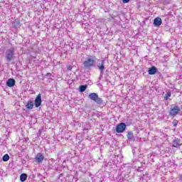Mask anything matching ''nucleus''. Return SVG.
Here are the masks:
<instances>
[{
    "label": "nucleus",
    "instance_id": "a211bd4d",
    "mask_svg": "<svg viewBox=\"0 0 182 182\" xmlns=\"http://www.w3.org/2000/svg\"><path fill=\"white\" fill-rule=\"evenodd\" d=\"M170 96H171V93L168 92L166 96H165V100H167V99H168V97H170Z\"/></svg>",
    "mask_w": 182,
    "mask_h": 182
},
{
    "label": "nucleus",
    "instance_id": "f8f14e48",
    "mask_svg": "<svg viewBox=\"0 0 182 182\" xmlns=\"http://www.w3.org/2000/svg\"><path fill=\"white\" fill-rule=\"evenodd\" d=\"M98 69L100 70L101 73L105 70V60H102L101 63L97 65Z\"/></svg>",
    "mask_w": 182,
    "mask_h": 182
},
{
    "label": "nucleus",
    "instance_id": "39448f33",
    "mask_svg": "<svg viewBox=\"0 0 182 182\" xmlns=\"http://www.w3.org/2000/svg\"><path fill=\"white\" fill-rule=\"evenodd\" d=\"M124 130H126V124L122 122L117 125V127H116L117 133H123Z\"/></svg>",
    "mask_w": 182,
    "mask_h": 182
},
{
    "label": "nucleus",
    "instance_id": "aec40b11",
    "mask_svg": "<svg viewBox=\"0 0 182 182\" xmlns=\"http://www.w3.org/2000/svg\"><path fill=\"white\" fill-rule=\"evenodd\" d=\"M130 0H122V2L124 4H128V2Z\"/></svg>",
    "mask_w": 182,
    "mask_h": 182
},
{
    "label": "nucleus",
    "instance_id": "6ab92c4d",
    "mask_svg": "<svg viewBox=\"0 0 182 182\" xmlns=\"http://www.w3.org/2000/svg\"><path fill=\"white\" fill-rule=\"evenodd\" d=\"M172 123H173L174 127H176V126H177V124H178V121L173 120Z\"/></svg>",
    "mask_w": 182,
    "mask_h": 182
},
{
    "label": "nucleus",
    "instance_id": "1a4fd4ad",
    "mask_svg": "<svg viewBox=\"0 0 182 182\" xmlns=\"http://www.w3.org/2000/svg\"><path fill=\"white\" fill-rule=\"evenodd\" d=\"M33 106H35V104H33V101H28L26 105V107L28 110H32V109H33Z\"/></svg>",
    "mask_w": 182,
    "mask_h": 182
},
{
    "label": "nucleus",
    "instance_id": "20e7f679",
    "mask_svg": "<svg viewBox=\"0 0 182 182\" xmlns=\"http://www.w3.org/2000/svg\"><path fill=\"white\" fill-rule=\"evenodd\" d=\"M180 107L176 105L173 107L171 108V110L169 112L170 116H173V117L177 116L178 113H180Z\"/></svg>",
    "mask_w": 182,
    "mask_h": 182
},
{
    "label": "nucleus",
    "instance_id": "4468645a",
    "mask_svg": "<svg viewBox=\"0 0 182 182\" xmlns=\"http://www.w3.org/2000/svg\"><path fill=\"white\" fill-rule=\"evenodd\" d=\"M127 136L128 140H130V141L134 140V135H133L132 132H128Z\"/></svg>",
    "mask_w": 182,
    "mask_h": 182
},
{
    "label": "nucleus",
    "instance_id": "423d86ee",
    "mask_svg": "<svg viewBox=\"0 0 182 182\" xmlns=\"http://www.w3.org/2000/svg\"><path fill=\"white\" fill-rule=\"evenodd\" d=\"M34 105L36 107H39L42 105V95L41 94H38L36 97Z\"/></svg>",
    "mask_w": 182,
    "mask_h": 182
},
{
    "label": "nucleus",
    "instance_id": "9d476101",
    "mask_svg": "<svg viewBox=\"0 0 182 182\" xmlns=\"http://www.w3.org/2000/svg\"><path fill=\"white\" fill-rule=\"evenodd\" d=\"M161 19L160 18H156L154 21V25L155 26H160V25H161Z\"/></svg>",
    "mask_w": 182,
    "mask_h": 182
},
{
    "label": "nucleus",
    "instance_id": "f257e3e1",
    "mask_svg": "<svg viewBox=\"0 0 182 182\" xmlns=\"http://www.w3.org/2000/svg\"><path fill=\"white\" fill-rule=\"evenodd\" d=\"M85 68L89 69V68H93L96 65V60L93 56L87 57L83 63Z\"/></svg>",
    "mask_w": 182,
    "mask_h": 182
},
{
    "label": "nucleus",
    "instance_id": "ddd939ff",
    "mask_svg": "<svg viewBox=\"0 0 182 182\" xmlns=\"http://www.w3.org/2000/svg\"><path fill=\"white\" fill-rule=\"evenodd\" d=\"M180 146V139H176L173 140L172 147H178Z\"/></svg>",
    "mask_w": 182,
    "mask_h": 182
},
{
    "label": "nucleus",
    "instance_id": "f03ea898",
    "mask_svg": "<svg viewBox=\"0 0 182 182\" xmlns=\"http://www.w3.org/2000/svg\"><path fill=\"white\" fill-rule=\"evenodd\" d=\"M89 99L95 102L97 105H102L103 103V100L99 97V95L95 92L90 93L89 95Z\"/></svg>",
    "mask_w": 182,
    "mask_h": 182
},
{
    "label": "nucleus",
    "instance_id": "f3484780",
    "mask_svg": "<svg viewBox=\"0 0 182 182\" xmlns=\"http://www.w3.org/2000/svg\"><path fill=\"white\" fill-rule=\"evenodd\" d=\"M8 160H9V155L5 154L3 156V161H8Z\"/></svg>",
    "mask_w": 182,
    "mask_h": 182
},
{
    "label": "nucleus",
    "instance_id": "2eb2a0df",
    "mask_svg": "<svg viewBox=\"0 0 182 182\" xmlns=\"http://www.w3.org/2000/svg\"><path fill=\"white\" fill-rule=\"evenodd\" d=\"M28 178V175H26V173H22L20 176V180L21 181L23 182V181H26V179Z\"/></svg>",
    "mask_w": 182,
    "mask_h": 182
},
{
    "label": "nucleus",
    "instance_id": "9b49d317",
    "mask_svg": "<svg viewBox=\"0 0 182 182\" xmlns=\"http://www.w3.org/2000/svg\"><path fill=\"white\" fill-rule=\"evenodd\" d=\"M149 75H156L157 73V68L156 67H152L148 70Z\"/></svg>",
    "mask_w": 182,
    "mask_h": 182
},
{
    "label": "nucleus",
    "instance_id": "7ed1b4c3",
    "mask_svg": "<svg viewBox=\"0 0 182 182\" xmlns=\"http://www.w3.org/2000/svg\"><path fill=\"white\" fill-rule=\"evenodd\" d=\"M14 55H15V49L14 48H9L6 51V58L8 62H11L14 59Z\"/></svg>",
    "mask_w": 182,
    "mask_h": 182
},
{
    "label": "nucleus",
    "instance_id": "0eeeda50",
    "mask_svg": "<svg viewBox=\"0 0 182 182\" xmlns=\"http://www.w3.org/2000/svg\"><path fill=\"white\" fill-rule=\"evenodd\" d=\"M15 80L14 78H9L6 82V86L9 87H14L15 86Z\"/></svg>",
    "mask_w": 182,
    "mask_h": 182
},
{
    "label": "nucleus",
    "instance_id": "6e6552de",
    "mask_svg": "<svg viewBox=\"0 0 182 182\" xmlns=\"http://www.w3.org/2000/svg\"><path fill=\"white\" fill-rule=\"evenodd\" d=\"M45 159V156L41 153L37 154L36 156V160L38 161V163H42L43 161V159Z\"/></svg>",
    "mask_w": 182,
    "mask_h": 182
},
{
    "label": "nucleus",
    "instance_id": "412c9836",
    "mask_svg": "<svg viewBox=\"0 0 182 182\" xmlns=\"http://www.w3.org/2000/svg\"><path fill=\"white\" fill-rule=\"evenodd\" d=\"M72 69H73L72 65H70L68 67V70H72Z\"/></svg>",
    "mask_w": 182,
    "mask_h": 182
},
{
    "label": "nucleus",
    "instance_id": "dca6fc26",
    "mask_svg": "<svg viewBox=\"0 0 182 182\" xmlns=\"http://www.w3.org/2000/svg\"><path fill=\"white\" fill-rule=\"evenodd\" d=\"M87 88V85H81L80 87V92H85V90H86Z\"/></svg>",
    "mask_w": 182,
    "mask_h": 182
}]
</instances>
